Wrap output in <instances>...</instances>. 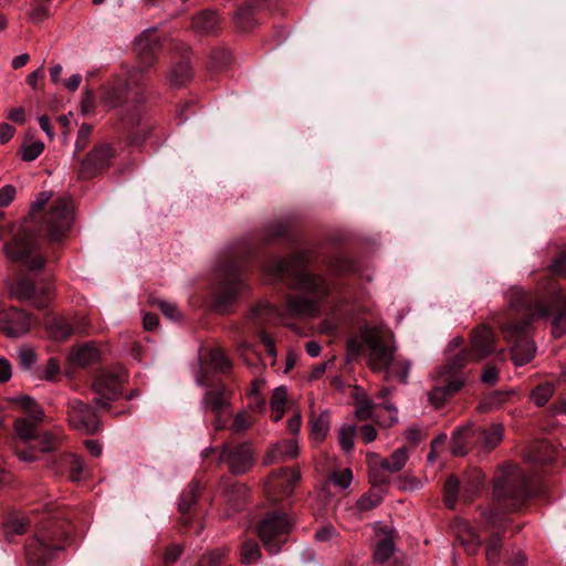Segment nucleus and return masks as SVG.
I'll return each mask as SVG.
<instances>
[{
    "mask_svg": "<svg viewBox=\"0 0 566 566\" xmlns=\"http://www.w3.org/2000/svg\"><path fill=\"white\" fill-rule=\"evenodd\" d=\"M158 307L161 310L163 314L170 319H178L180 317L179 310L170 302L158 301Z\"/></svg>",
    "mask_w": 566,
    "mask_h": 566,
    "instance_id": "55",
    "label": "nucleus"
},
{
    "mask_svg": "<svg viewBox=\"0 0 566 566\" xmlns=\"http://www.w3.org/2000/svg\"><path fill=\"white\" fill-rule=\"evenodd\" d=\"M30 523L31 521L29 517L14 518L10 522V530L14 534H23L27 531Z\"/></svg>",
    "mask_w": 566,
    "mask_h": 566,
    "instance_id": "58",
    "label": "nucleus"
},
{
    "mask_svg": "<svg viewBox=\"0 0 566 566\" xmlns=\"http://www.w3.org/2000/svg\"><path fill=\"white\" fill-rule=\"evenodd\" d=\"M549 270L558 275H565L566 274V255H562L554 260L551 265Z\"/></svg>",
    "mask_w": 566,
    "mask_h": 566,
    "instance_id": "64",
    "label": "nucleus"
},
{
    "mask_svg": "<svg viewBox=\"0 0 566 566\" xmlns=\"http://www.w3.org/2000/svg\"><path fill=\"white\" fill-rule=\"evenodd\" d=\"M472 438L479 441L485 449L491 450L496 447L503 438V426L494 423L489 428H471Z\"/></svg>",
    "mask_w": 566,
    "mask_h": 566,
    "instance_id": "23",
    "label": "nucleus"
},
{
    "mask_svg": "<svg viewBox=\"0 0 566 566\" xmlns=\"http://www.w3.org/2000/svg\"><path fill=\"white\" fill-rule=\"evenodd\" d=\"M253 422L254 419L247 411H240L234 416L230 430L232 433L244 432Z\"/></svg>",
    "mask_w": 566,
    "mask_h": 566,
    "instance_id": "42",
    "label": "nucleus"
},
{
    "mask_svg": "<svg viewBox=\"0 0 566 566\" xmlns=\"http://www.w3.org/2000/svg\"><path fill=\"white\" fill-rule=\"evenodd\" d=\"M334 484L340 489H347L353 480V474L349 469H345L342 472H335L332 475Z\"/></svg>",
    "mask_w": 566,
    "mask_h": 566,
    "instance_id": "52",
    "label": "nucleus"
},
{
    "mask_svg": "<svg viewBox=\"0 0 566 566\" xmlns=\"http://www.w3.org/2000/svg\"><path fill=\"white\" fill-rule=\"evenodd\" d=\"M50 13L48 3L45 2H36V0L33 1L32 9L30 12V18L34 22H41L43 19H45Z\"/></svg>",
    "mask_w": 566,
    "mask_h": 566,
    "instance_id": "51",
    "label": "nucleus"
},
{
    "mask_svg": "<svg viewBox=\"0 0 566 566\" xmlns=\"http://www.w3.org/2000/svg\"><path fill=\"white\" fill-rule=\"evenodd\" d=\"M298 454V447L295 441H284L282 443H277L272 452L271 457L274 459L281 460H290L295 458Z\"/></svg>",
    "mask_w": 566,
    "mask_h": 566,
    "instance_id": "38",
    "label": "nucleus"
},
{
    "mask_svg": "<svg viewBox=\"0 0 566 566\" xmlns=\"http://www.w3.org/2000/svg\"><path fill=\"white\" fill-rule=\"evenodd\" d=\"M69 422L82 433L93 434L98 430V420L94 410L78 399L69 402Z\"/></svg>",
    "mask_w": 566,
    "mask_h": 566,
    "instance_id": "18",
    "label": "nucleus"
},
{
    "mask_svg": "<svg viewBox=\"0 0 566 566\" xmlns=\"http://www.w3.org/2000/svg\"><path fill=\"white\" fill-rule=\"evenodd\" d=\"M395 552V544L389 535H385L375 546L374 558L378 563L387 562Z\"/></svg>",
    "mask_w": 566,
    "mask_h": 566,
    "instance_id": "36",
    "label": "nucleus"
},
{
    "mask_svg": "<svg viewBox=\"0 0 566 566\" xmlns=\"http://www.w3.org/2000/svg\"><path fill=\"white\" fill-rule=\"evenodd\" d=\"M114 156V149L108 144H99L95 146L86 157L81 161L78 177L82 179H91L98 172L109 166Z\"/></svg>",
    "mask_w": 566,
    "mask_h": 566,
    "instance_id": "17",
    "label": "nucleus"
},
{
    "mask_svg": "<svg viewBox=\"0 0 566 566\" xmlns=\"http://www.w3.org/2000/svg\"><path fill=\"white\" fill-rule=\"evenodd\" d=\"M251 318L260 322L275 323L283 321V314L272 304L263 302L251 311Z\"/></svg>",
    "mask_w": 566,
    "mask_h": 566,
    "instance_id": "29",
    "label": "nucleus"
},
{
    "mask_svg": "<svg viewBox=\"0 0 566 566\" xmlns=\"http://www.w3.org/2000/svg\"><path fill=\"white\" fill-rule=\"evenodd\" d=\"M242 289L243 282L239 277L238 273L231 272L219 287L216 297L217 305L220 307L227 306L235 298Z\"/></svg>",
    "mask_w": 566,
    "mask_h": 566,
    "instance_id": "22",
    "label": "nucleus"
},
{
    "mask_svg": "<svg viewBox=\"0 0 566 566\" xmlns=\"http://www.w3.org/2000/svg\"><path fill=\"white\" fill-rule=\"evenodd\" d=\"M232 391L223 384L209 387L201 399V408L205 412H226L231 407Z\"/></svg>",
    "mask_w": 566,
    "mask_h": 566,
    "instance_id": "20",
    "label": "nucleus"
},
{
    "mask_svg": "<svg viewBox=\"0 0 566 566\" xmlns=\"http://www.w3.org/2000/svg\"><path fill=\"white\" fill-rule=\"evenodd\" d=\"M227 549L216 548L202 555L198 563V566H218L224 558Z\"/></svg>",
    "mask_w": 566,
    "mask_h": 566,
    "instance_id": "44",
    "label": "nucleus"
},
{
    "mask_svg": "<svg viewBox=\"0 0 566 566\" xmlns=\"http://www.w3.org/2000/svg\"><path fill=\"white\" fill-rule=\"evenodd\" d=\"M31 327L30 316L21 310L10 307L0 312V331L10 337L24 335Z\"/></svg>",
    "mask_w": 566,
    "mask_h": 566,
    "instance_id": "19",
    "label": "nucleus"
},
{
    "mask_svg": "<svg viewBox=\"0 0 566 566\" xmlns=\"http://www.w3.org/2000/svg\"><path fill=\"white\" fill-rule=\"evenodd\" d=\"M306 256L303 253L290 259L273 258L265 265V271L277 279L289 277L293 289L300 290L312 298L298 296L286 301V314L292 317L314 316L318 310V301L329 294V286L319 276L308 273L304 269Z\"/></svg>",
    "mask_w": 566,
    "mask_h": 566,
    "instance_id": "3",
    "label": "nucleus"
},
{
    "mask_svg": "<svg viewBox=\"0 0 566 566\" xmlns=\"http://www.w3.org/2000/svg\"><path fill=\"white\" fill-rule=\"evenodd\" d=\"M530 479L518 467L507 464L502 468L493 486V497L507 509H518L531 495Z\"/></svg>",
    "mask_w": 566,
    "mask_h": 566,
    "instance_id": "6",
    "label": "nucleus"
},
{
    "mask_svg": "<svg viewBox=\"0 0 566 566\" xmlns=\"http://www.w3.org/2000/svg\"><path fill=\"white\" fill-rule=\"evenodd\" d=\"M329 430V415L327 411L321 412V415L312 421L311 437L314 441L321 442L325 438Z\"/></svg>",
    "mask_w": 566,
    "mask_h": 566,
    "instance_id": "34",
    "label": "nucleus"
},
{
    "mask_svg": "<svg viewBox=\"0 0 566 566\" xmlns=\"http://www.w3.org/2000/svg\"><path fill=\"white\" fill-rule=\"evenodd\" d=\"M181 553H182V547L180 545H177V544L171 545L166 551L165 563L166 564L175 563L180 557Z\"/></svg>",
    "mask_w": 566,
    "mask_h": 566,
    "instance_id": "63",
    "label": "nucleus"
},
{
    "mask_svg": "<svg viewBox=\"0 0 566 566\" xmlns=\"http://www.w3.org/2000/svg\"><path fill=\"white\" fill-rule=\"evenodd\" d=\"M369 479L374 484H385L389 481L388 473H396L403 469L408 460L406 448L395 450L389 459H382L377 453H369Z\"/></svg>",
    "mask_w": 566,
    "mask_h": 566,
    "instance_id": "13",
    "label": "nucleus"
},
{
    "mask_svg": "<svg viewBox=\"0 0 566 566\" xmlns=\"http://www.w3.org/2000/svg\"><path fill=\"white\" fill-rule=\"evenodd\" d=\"M273 479L277 482H272V488L280 489L284 496H290L294 486L301 481V471L298 469L284 468L273 474Z\"/></svg>",
    "mask_w": 566,
    "mask_h": 566,
    "instance_id": "24",
    "label": "nucleus"
},
{
    "mask_svg": "<svg viewBox=\"0 0 566 566\" xmlns=\"http://www.w3.org/2000/svg\"><path fill=\"white\" fill-rule=\"evenodd\" d=\"M494 334L486 326L478 327L471 336L470 349H462L450 354L446 365L438 371L434 386L428 394L429 401L436 407L458 392L465 382V377L460 373L469 361H478L494 353Z\"/></svg>",
    "mask_w": 566,
    "mask_h": 566,
    "instance_id": "4",
    "label": "nucleus"
},
{
    "mask_svg": "<svg viewBox=\"0 0 566 566\" xmlns=\"http://www.w3.org/2000/svg\"><path fill=\"white\" fill-rule=\"evenodd\" d=\"M62 546L54 543V533L50 528H41L25 545V559L29 566H49Z\"/></svg>",
    "mask_w": 566,
    "mask_h": 566,
    "instance_id": "12",
    "label": "nucleus"
},
{
    "mask_svg": "<svg viewBox=\"0 0 566 566\" xmlns=\"http://www.w3.org/2000/svg\"><path fill=\"white\" fill-rule=\"evenodd\" d=\"M499 371L494 366H488L481 376V380L488 385H494L497 380Z\"/></svg>",
    "mask_w": 566,
    "mask_h": 566,
    "instance_id": "61",
    "label": "nucleus"
},
{
    "mask_svg": "<svg viewBox=\"0 0 566 566\" xmlns=\"http://www.w3.org/2000/svg\"><path fill=\"white\" fill-rule=\"evenodd\" d=\"M198 494V485H190L188 490H186L179 501V510L181 513H186L189 511L191 505L196 502Z\"/></svg>",
    "mask_w": 566,
    "mask_h": 566,
    "instance_id": "46",
    "label": "nucleus"
},
{
    "mask_svg": "<svg viewBox=\"0 0 566 566\" xmlns=\"http://www.w3.org/2000/svg\"><path fill=\"white\" fill-rule=\"evenodd\" d=\"M221 461H228L229 469L234 474L247 472L253 463V450L251 444L243 443L235 449L223 448L220 453Z\"/></svg>",
    "mask_w": 566,
    "mask_h": 566,
    "instance_id": "21",
    "label": "nucleus"
},
{
    "mask_svg": "<svg viewBox=\"0 0 566 566\" xmlns=\"http://www.w3.org/2000/svg\"><path fill=\"white\" fill-rule=\"evenodd\" d=\"M3 252L9 260L29 270L42 269L45 259L39 250L35 237L23 229L10 242L3 247Z\"/></svg>",
    "mask_w": 566,
    "mask_h": 566,
    "instance_id": "7",
    "label": "nucleus"
},
{
    "mask_svg": "<svg viewBox=\"0 0 566 566\" xmlns=\"http://www.w3.org/2000/svg\"><path fill=\"white\" fill-rule=\"evenodd\" d=\"M60 364L55 358H50L44 367L34 369L33 378L38 380L54 381L60 374Z\"/></svg>",
    "mask_w": 566,
    "mask_h": 566,
    "instance_id": "37",
    "label": "nucleus"
},
{
    "mask_svg": "<svg viewBox=\"0 0 566 566\" xmlns=\"http://www.w3.org/2000/svg\"><path fill=\"white\" fill-rule=\"evenodd\" d=\"M125 379L124 371L99 374L93 384L96 403L107 407L111 401L116 400L120 396L122 384Z\"/></svg>",
    "mask_w": 566,
    "mask_h": 566,
    "instance_id": "16",
    "label": "nucleus"
},
{
    "mask_svg": "<svg viewBox=\"0 0 566 566\" xmlns=\"http://www.w3.org/2000/svg\"><path fill=\"white\" fill-rule=\"evenodd\" d=\"M158 38L154 30H146L135 40V51L140 57V65L134 67L126 81L115 80L104 90L103 101L111 107H119L127 101H138L140 75L153 65V53L158 48Z\"/></svg>",
    "mask_w": 566,
    "mask_h": 566,
    "instance_id": "5",
    "label": "nucleus"
},
{
    "mask_svg": "<svg viewBox=\"0 0 566 566\" xmlns=\"http://www.w3.org/2000/svg\"><path fill=\"white\" fill-rule=\"evenodd\" d=\"M447 440V434L442 433L431 442V451L428 454V461H433L434 458L438 455L439 449L443 447L444 442Z\"/></svg>",
    "mask_w": 566,
    "mask_h": 566,
    "instance_id": "60",
    "label": "nucleus"
},
{
    "mask_svg": "<svg viewBox=\"0 0 566 566\" xmlns=\"http://www.w3.org/2000/svg\"><path fill=\"white\" fill-rule=\"evenodd\" d=\"M554 392V386L551 382L538 385L532 392V400L538 406H544Z\"/></svg>",
    "mask_w": 566,
    "mask_h": 566,
    "instance_id": "41",
    "label": "nucleus"
},
{
    "mask_svg": "<svg viewBox=\"0 0 566 566\" xmlns=\"http://www.w3.org/2000/svg\"><path fill=\"white\" fill-rule=\"evenodd\" d=\"M17 358L19 363V367L23 371H28L33 377V373L35 367V364L38 361L36 354L32 347L29 346H22L17 352Z\"/></svg>",
    "mask_w": 566,
    "mask_h": 566,
    "instance_id": "31",
    "label": "nucleus"
},
{
    "mask_svg": "<svg viewBox=\"0 0 566 566\" xmlns=\"http://www.w3.org/2000/svg\"><path fill=\"white\" fill-rule=\"evenodd\" d=\"M205 361L217 371L226 373L231 368L230 359L220 348L210 350Z\"/></svg>",
    "mask_w": 566,
    "mask_h": 566,
    "instance_id": "35",
    "label": "nucleus"
},
{
    "mask_svg": "<svg viewBox=\"0 0 566 566\" xmlns=\"http://www.w3.org/2000/svg\"><path fill=\"white\" fill-rule=\"evenodd\" d=\"M526 565H527V558H526L525 554L518 548L512 549L509 560L506 563V566H526Z\"/></svg>",
    "mask_w": 566,
    "mask_h": 566,
    "instance_id": "57",
    "label": "nucleus"
},
{
    "mask_svg": "<svg viewBox=\"0 0 566 566\" xmlns=\"http://www.w3.org/2000/svg\"><path fill=\"white\" fill-rule=\"evenodd\" d=\"M507 395L502 391H496L484 398L482 407L484 409H493L502 405L506 400Z\"/></svg>",
    "mask_w": 566,
    "mask_h": 566,
    "instance_id": "53",
    "label": "nucleus"
},
{
    "mask_svg": "<svg viewBox=\"0 0 566 566\" xmlns=\"http://www.w3.org/2000/svg\"><path fill=\"white\" fill-rule=\"evenodd\" d=\"M293 526V521L285 514L279 512L268 513L258 525V535L265 549L274 555L277 554Z\"/></svg>",
    "mask_w": 566,
    "mask_h": 566,
    "instance_id": "9",
    "label": "nucleus"
},
{
    "mask_svg": "<svg viewBox=\"0 0 566 566\" xmlns=\"http://www.w3.org/2000/svg\"><path fill=\"white\" fill-rule=\"evenodd\" d=\"M12 401L28 413V418H20L14 422L17 436L27 442L35 437L36 426L43 421L44 411L30 396H18Z\"/></svg>",
    "mask_w": 566,
    "mask_h": 566,
    "instance_id": "15",
    "label": "nucleus"
},
{
    "mask_svg": "<svg viewBox=\"0 0 566 566\" xmlns=\"http://www.w3.org/2000/svg\"><path fill=\"white\" fill-rule=\"evenodd\" d=\"M505 297L510 310L521 319L517 322L507 316L500 323V328L504 338L513 344L511 358L514 365L523 366L534 358L536 352L528 338V327L534 319L553 316V334L559 337L566 332V294L555 282H549L541 293H528L513 286Z\"/></svg>",
    "mask_w": 566,
    "mask_h": 566,
    "instance_id": "1",
    "label": "nucleus"
},
{
    "mask_svg": "<svg viewBox=\"0 0 566 566\" xmlns=\"http://www.w3.org/2000/svg\"><path fill=\"white\" fill-rule=\"evenodd\" d=\"M91 133L92 126L90 124L81 125L75 139V153L83 150L87 146Z\"/></svg>",
    "mask_w": 566,
    "mask_h": 566,
    "instance_id": "49",
    "label": "nucleus"
},
{
    "mask_svg": "<svg viewBox=\"0 0 566 566\" xmlns=\"http://www.w3.org/2000/svg\"><path fill=\"white\" fill-rule=\"evenodd\" d=\"M44 144L42 142H34L23 147L21 158L24 161H33L43 151Z\"/></svg>",
    "mask_w": 566,
    "mask_h": 566,
    "instance_id": "48",
    "label": "nucleus"
},
{
    "mask_svg": "<svg viewBox=\"0 0 566 566\" xmlns=\"http://www.w3.org/2000/svg\"><path fill=\"white\" fill-rule=\"evenodd\" d=\"M9 297L28 302L34 307L43 308L49 305L53 295V285L49 281L34 283L29 277H20L17 282L4 280Z\"/></svg>",
    "mask_w": 566,
    "mask_h": 566,
    "instance_id": "8",
    "label": "nucleus"
},
{
    "mask_svg": "<svg viewBox=\"0 0 566 566\" xmlns=\"http://www.w3.org/2000/svg\"><path fill=\"white\" fill-rule=\"evenodd\" d=\"M382 501L381 495L377 493H367L364 494L358 501H357V509L359 511H369L375 509L380 504Z\"/></svg>",
    "mask_w": 566,
    "mask_h": 566,
    "instance_id": "47",
    "label": "nucleus"
},
{
    "mask_svg": "<svg viewBox=\"0 0 566 566\" xmlns=\"http://www.w3.org/2000/svg\"><path fill=\"white\" fill-rule=\"evenodd\" d=\"M71 357L74 363L84 366L97 359L98 350L95 346L86 344L73 349Z\"/></svg>",
    "mask_w": 566,
    "mask_h": 566,
    "instance_id": "33",
    "label": "nucleus"
},
{
    "mask_svg": "<svg viewBox=\"0 0 566 566\" xmlns=\"http://www.w3.org/2000/svg\"><path fill=\"white\" fill-rule=\"evenodd\" d=\"M472 438L471 426L459 427L454 430L451 437V453L457 457H462L467 453V440Z\"/></svg>",
    "mask_w": 566,
    "mask_h": 566,
    "instance_id": "30",
    "label": "nucleus"
},
{
    "mask_svg": "<svg viewBox=\"0 0 566 566\" xmlns=\"http://www.w3.org/2000/svg\"><path fill=\"white\" fill-rule=\"evenodd\" d=\"M219 25V17L216 12L206 10L193 17L192 28L201 34L212 33Z\"/></svg>",
    "mask_w": 566,
    "mask_h": 566,
    "instance_id": "27",
    "label": "nucleus"
},
{
    "mask_svg": "<svg viewBox=\"0 0 566 566\" xmlns=\"http://www.w3.org/2000/svg\"><path fill=\"white\" fill-rule=\"evenodd\" d=\"M253 8L251 6H244L240 8L235 13V22L242 30H249L253 25Z\"/></svg>",
    "mask_w": 566,
    "mask_h": 566,
    "instance_id": "43",
    "label": "nucleus"
},
{
    "mask_svg": "<svg viewBox=\"0 0 566 566\" xmlns=\"http://www.w3.org/2000/svg\"><path fill=\"white\" fill-rule=\"evenodd\" d=\"M482 517L485 526L492 532L485 547V557L490 566H496L500 560L502 537L501 533L506 527V516L504 512L488 507L482 511Z\"/></svg>",
    "mask_w": 566,
    "mask_h": 566,
    "instance_id": "14",
    "label": "nucleus"
},
{
    "mask_svg": "<svg viewBox=\"0 0 566 566\" xmlns=\"http://www.w3.org/2000/svg\"><path fill=\"white\" fill-rule=\"evenodd\" d=\"M261 557L260 546L256 542L249 539L242 544L241 547V562L243 564H251L259 560Z\"/></svg>",
    "mask_w": 566,
    "mask_h": 566,
    "instance_id": "40",
    "label": "nucleus"
},
{
    "mask_svg": "<svg viewBox=\"0 0 566 566\" xmlns=\"http://www.w3.org/2000/svg\"><path fill=\"white\" fill-rule=\"evenodd\" d=\"M346 347L353 357L366 353V363L374 373H384L386 379L397 378L407 384L411 361L396 358L397 345L389 331L364 325L357 335L347 339Z\"/></svg>",
    "mask_w": 566,
    "mask_h": 566,
    "instance_id": "2",
    "label": "nucleus"
},
{
    "mask_svg": "<svg viewBox=\"0 0 566 566\" xmlns=\"http://www.w3.org/2000/svg\"><path fill=\"white\" fill-rule=\"evenodd\" d=\"M67 464L70 467L71 480L80 481L83 478L84 473L83 461L76 455H70Z\"/></svg>",
    "mask_w": 566,
    "mask_h": 566,
    "instance_id": "50",
    "label": "nucleus"
},
{
    "mask_svg": "<svg viewBox=\"0 0 566 566\" xmlns=\"http://www.w3.org/2000/svg\"><path fill=\"white\" fill-rule=\"evenodd\" d=\"M484 481V473L476 468L472 469L462 482H459L454 476H450L443 488L446 505L453 509L460 491L464 502L472 501L481 492Z\"/></svg>",
    "mask_w": 566,
    "mask_h": 566,
    "instance_id": "11",
    "label": "nucleus"
},
{
    "mask_svg": "<svg viewBox=\"0 0 566 566\" xmlns=\"http://www.w3.org/2000/svg\"><path fill=\"white\" fill-rule=\"evenodd\" d=\"M12 376V366L10 361L0 357V382L8 381Z\"/></svg>",
    "mask_w": 566,
    "mask_h": 566,
    "instance_id": "62",
    "label": "nucleus"
},
{
    "mask_svg": "<svg viewBox=\"0 0 566 566\" xmlns=\"http://www.w3.org/2000/svg\"><path fill=\"white\" fill-rule=\"evenodd\" d=\"M52 195L50 191H42L38 195L36 199L31 205V212L34 214L40 211L51 199Z\"/></svg>",
    "mask_w": 566,
    "mask_h": 566,
    "instance_id": "59",
    "label": "nucleus"
},
{
    "mask_svg": "<svg viewBox=\"0 0 566 566\" xmlns=\"http://www.w3.org/2000/svg\"><path fill=\"white\" fill-rule=\"evenodd\" d=\"M45 327L50 335L55 340H64L74 333V328L65 321V318L57 315H48L45 318Z\"/></svg>",
    "mask_w": 566,
    "mask_h": 566,
    "instance_id": "26",
    "label": "nucleus"
},
{
    "mask_svg": "<svg viewBox=\"0 0 566 566\" xmlns=\"http://www.w3.org/2000/svg\"><path fill=\"white\" fill-rule=\"evenodd\" d=\"M355 415L358 420H367L375 417L374 405L364 392L355 395Z\"/></svg>",
    "mask_w": 566,
    "mask_h": 566,
    "instance_id": "32",
    "label": "nucleus"
},
{
    "mask_svg": "<svg viewBox=\"0 0 566 566\" xmlns=\"http://www.w3.org/2000/svg\"><path fill=\"white\" fill-rule=\"evenodd\" d=\"M337 535L336 528L331 525H324L315 533V539L318 542H327Z\"/></svg>",
    "mask_w": 566,
    "mask_h": 566,
    "instance_id": "56",
    "label": "nucleus"
},
{
    "mask_svg": "<svg viewBox=\"0 0 566 566\" xmlns=\"http://www.w3.org/2000/svg\"><path fill=\"white\" fill-rule=\"evenodd\" d=\"M356 427L354 424L342 426L338 430V442L345 452H350L354 447Z\"/></svg>",
    "mask_w": 566,
    "mask_h": 566,
    "instance_id": "39",
    "label": "nucleus"
},
{
    "mask_svg": "<svg viewBox=\"0 0 566 566\" xmlns=\"http://www.w3.org/2000/svg\"><path fill=\"white\" fill-rule=\"evenodd\" d=\"M72 213L73 205L69 198L54 200L44 217L40 232L52 241L60 240L71 228Z\"/></svg>",
    "mask_w": 566,
    "mask_h": 566,
    "instance_id": "10",
    "label": "nucleus"
},
{
    "mask_svg": "<svg viewBox=\"0 0 566 566\" xmlns=\"http://www.w3.org/2000/svg\"><path fill=\"white\" fill-rule=\"evenodd\" d=\"M15 193V188L12 185L0 188V207H8L13 201Z\"/></svg>",
    "mask_w": 566,
    "mask_h": 566,
    "instance_id": "54",
    "label": "nucleus"
},
{
    "mask_svg": "<svg viewBox=\"0 0 566 566\" xmlns=\"http://www.w3.org/2000/svg\"><path fill=\"white\" fill-rule=\"evenodd\" d=\"M457 532V538L460 544L464 547L467 553L475 554L480 546L481 539L474 530L465 521H459L454 525Z\"/></svg>",
    "mask_w": 566,
    "mask_h": 566,
    "instance_id": "25",
    "label": "nucleus"
},
{
    "mask_svg": "<svg viewBox=\"0 0 566 566\" xmlns=\"http://www.w3.org/2000/svg\"><path fill=\"white\" fill-rule=\"evenodd\" d=\"M192 76L191 66L188 61H181L174 64L168 74L169 83L174 87L187 84Z\"/></svg>",
    "mask_w": 566,
    "mask_h": 566,
    "instance_id": "28",
    "label": "nucleus"
},
{
    "mask_svg": "<svg viewBox=\"0 0 566 566\" xmlns=\"http://www.w3.org/2000/svg\"><path fill=\"white\" fill-rule=\"evenodd\" d=\"M287 392L284 386L275 388L272 392L270 406L272 411L284 410Z\"/></svg>",
    "mask_w": 566,
    "mask_h": 566,
    "instance_id": "45",
    "label": "nucleus"
}]
</instances>
